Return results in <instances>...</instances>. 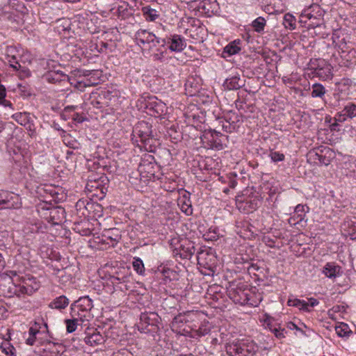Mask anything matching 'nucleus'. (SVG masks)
<instances>
[{
	"label": "nucleus",
	"instance_id": "f257e3e1",
	"mask_svg": "<svg viewBox=\"0 0 356 356\" xmlns=\"http://www.w3.org/2000/svg\"><path fill=\"white\" fill-rule=\"evenodd\" d=\"M40 287V283L35 277L26 275L19 277V283L16 284L14 282L11 283L8 291L10 293L9 296H12L13 294L19 298L24 297L25 296H31L38 291Z\"/></svg>",
	"mask_w": 356,
	"mask_h": 356
},
{
	"label": "nucleus",
	"instance_id": "f03ea898",
	"mask_svg": "<svg viewBox=\"0 0 356 356\" xmlns=\"http://www.w3.org/2000/svg\"><path fill=\"white\" fill-rule=\"evenodd\" d=\"M135 39L138 45L149 50H154L156 47H165L166 40L156 36L153 33L145 29H139L135 34Z\"/></svg>",
	"mask_w": 356,
	"mask_h": 356
},
{
	"label": "nucleus",
	"instance_id": "7ed1b4c3",
	"mask_svg": "<svg viewBox=\"0 0 356 356\" xmlns=\"http://www.w3.org/2000/svg\"><path fill=\"white\" fill-rule=\"evenodd\" d=\"M92 307V301L88 296L81 297L71 305V314L72 317H80L82 323L88 322L92 317L90 314Z\"/></svg>",
	"mask_w": 356,
	"mask_h": 356
},
{
	"label": "nucleus",
	"instance_id": "20e7f679",
	"mask_svg": "<svg viewBox=\"0 0 356 356\" xmlns=\"http://www.w3.org/2000/svg\"><path fill=\"white\" fill-rule=\"evenodd\" d=\"M201 139L210 148L221 150L227 147L228 136L215 129H209L204 131Z\"/></svg>",
	"mask_w": 356,
	"mask_h": 356
},
{
	"label": "nucleus",
	"instance_id": "39448f33",
	"mask_svg": "<svg viewBox=\"0 0 356 356\" xmlns=\"http://www.w3.org/2000/svg\"><path fill=\"white\" fill-rule=\"evenodd\" d=\"M159 316L154 312L143 313L140 317V321L138 323V329L143 333H156L159 329L158 323L160 321Z\"/></svg>",
	"mask_w": 356,
	"mask_h": 356
},
{
	"label": "nucleus",
	"instance_id": "423d86ee",
	"mask_svg": "<svg viewBox=\"0 0 356 356\" xmlns=\"http://www.w3.org/2000/svg\"><path fill=\"white\" fill-rule=\"evenodd\" d=\"M309 69L313 70L312 73L322 80H330L333 77L332 67L324 60H320L316 65L314 62H311Z\"/></svg>",
	"mask_w": 356,
	"mask_h": 356
},
{
	"label": "nucleus",
	"instance_id": "0eeeda50",
	"mask_svg": "<svg viewBox=\"0 0 356 356\" xmlns=\"http://www.w3.org/2000/svg\"><path fill=\"white\" fill-rule=\"evenodd\" d=\"M48 332L47 324L44 322L42 318L35 321L29 330V337L26 339V343L29 346H33L39 340L38 335Z\"/></svg>",
	"mask_w": 356,
	"mask_h": 356
},
{
	"label": "nucleus",
	"instance_id": "6e6552de",
	"mask_svg": "<svg viewBox=\"0 0 356 356\" xmlns=\"http://www.w3.org/2000/svg\"><path fill=\"white\" fill-rule=\"evenodd\" d=\"M152 133V124L145 121L138 122L133 129L131 140L133 143H138V138L141 143Z\"/></svg>",
	"mask_w": 356,
	"mask_h": 356
},
{
	"label": "nucleus",
	"instance_id": "1a4fd4ad",
	"mask_svg": "<svg viewBox=\"0 0 356 356\" xmlns=\"http://www.w3.org/2000/svg\"><path fill=\"white\" fill-rule=\"evenodd\" d=\"M84 342L90 346H96L104 343V337L94 327H90L88 325L85 330Z\"/></svg>",
	"mask_w": 356,
	"mask_h": 356
},
{
	"label": "nucleus",
	"instance_id": "9d476101",
	"mask_svg": "<svg viewBox=\"0 0 356 356\" xmlns=\"http://www.w3.org/2000/svg\"><path fill=\"white\" fill-rule=\"evenodd\" d=\"M19 196L17 194L7 191H0V209L15 208L18 202Z\"/></svg>",
	"mask_w": 356,
	"mask_h": 356
},
{
	"label": "nucleus",
	"instance_id": "9b49d317",
	"mask_svg": "<svg viewBox=\"0 0 356 356\" xmlns=\"http://www.w3.org/2000/svg\"><path fill=\"white\" fill-rule=\"evenodd\" d=\"M146 108L152 112L151 115L160 117L166 112L165 104L156 97H150L146 103Z\"/></svg>",
	"mask_w": 356,
	"mask_h": 356
},
{
	"label": "nucleus",
	"instance_id": "f8f14e48",
	"mask_svg": "<svg viewBox=\"0 0 356 356\" xmlns=\"http://www.w3.org/2000/svg\"><path fill=\"white\" fill-rule=\"evenodd\" d=\"M167 44H168L169 49L175 52H181L186 47L185 38L177 34L172 35L168 40L166 41Z\"/></svg>",
	"mask_w": 356,
	"mask_h": 356
},
{
	"label": "nucleus",
	"instance_id": "ddd939ff",
	"mask_svg": "<svg viewBox=\"0 0 356 356\" xmlns=\"http://www.w3.org/2000/svg\"><path fill=\"white\" fill-rule=\"evenodd\" d=\"M177 249L179 250V254L183 259H190L196 251L194 243L188 239L181 241L180 245Z\"/></svg>",
	"mask_w": 356,
	"mask_h": 356
},
{
	"label": "nucleus",
	"instance_id": "4468645a",
	"mask_svg": "<svg viewBox=\"0 0 356 356\" xmlns=\"http://www.w3.org/2000/svg\"><path fill=\"white\" fill-rule=\"evenodd\" d=\"M322 273L327 278L334 280L341 275V267L334 262H328L323 268Z\"/></svg>",
	"mask_w": 356,
	"mask_h": 356
},
{
	"label": "nucleus",
	"instance_id": "2eb2a0df",
	"mask_svg": "<svg viewBox=\"0 0 356 356\" xmlns=\"http://www.w3.org/2000/svg\"><path fill=\"white\" fill-rule=\"evenodd\" d=\"M44 79L51 83H66L69 81L68 75L59 70L48 72Z\"/></svg>",
	"mask_w": 356,
	"mask_h": 356
},
{
	"label": "nucleus",
	"instance_id": "dca6fc26",
	"mask_svg": "<svg viewBox=\"0 0 356 356\" xmlns=\"http://www.w3.org/2000/svg\"><path fill=\"white\" fill-rule=\"evenodd\" d=\"M309 211V207L303 204H298L294 209V215L289 219L290 224L296 225L305 220L306 213Z\"/></svg>",
	"mask_w": 356,
	"mask_h": 356
},
{
	"label": "nucleus",
	"instance_id": "f3484780",
	"mask_svg": "<svg viewBox=\"0 0 356 356\" xmlns=\"http://www.w3.org/2000/svg\"><path fill=\"white\" fill-rule=\"evenodd\" d=\"M341 227L344 235L349 236L351 239L356 238V218L346 219Z\"/></svg>",
	"mask_w": 356,
	"mask_h": 356
},
{
	"label": "nucleus",
	"instance_id": "a211bd4d",
	"mask_svg": "<svg viewBox=\"0 0 356 356\" xmlns=\"http://www.w3.org/2000/svg\"><path fill=\"white\" fill-rule=\"evenodd\" d=\"M232 298L235 302L239 303L242 305H256V302L252 301L250 299V294L245 293L244 291H234L232 294Z\"/></svg>",
	"mask_w": 356,
	"mask_h": 356
},
{
	"label": "nucleus",
	"instance_id": "6ab92c4d",
	"mask_svg": "<svg viewBox=\"0 0 356 356\" xmlns=\"http://www.w3.org/2000/svg\"><path fill=\"white\" fill-rule=\"evenodd\" d=\"M49 218L53 223L59 224L65 218V211L60 207H53L49 209Z\"/></svg>",
	"mask_w": 356,
	"mask_h": 356
},
{
	"label": "nucleus",
	"instance_id": "aec40b11",
	"mask_svg": "<svg viewBox=\"0 0 356 356\" xmlns=\"http://www.w3.org/2000/svg\"><path fill=\"white\" fill-rule=\"evenodd\" d=\"M140 143V145L138 144V146L140 148H144L147 152H155L156 147L159 145V141L152 133L151 136H149Z\"/></svg>",
	"mask_w": 356,
	"mask_h": 356
},
{
	"label": "nucleus",
	"instance_id": "412c9836",
	"mask_svg": "<svg viewBox=\"0 0 356 356\" xmlns=\"http://www.w3.org/2000/svg\"><path fill=\"white\" fill-rule=\"evenodd\" d=\"M241 42L240 40H235L229 43L223 49L222 57L227 58L238 54L241 51Z\"/></svg>",
	"mask_w": 356,
	"mask_h": 356
},
{
	"label": "nucleus",
	"instance_id": "4be33fe9",
	"mask_svg": "<svg viewBox=\"0 0 356 356\" xmlns=\"http://www.w3.org/2000/svg\"><path fill=\"white\" fill-rule=\"evenodd\" d=\"M217 7L218 3L216 0H202L198 6L199 9L209 16L216 10Z\"/></svg>",
	"mask_w": 356,
	"mask_h": 356
},
{
	"label": "nucleus",
	"instance_id": "5701e85b",
	"mask_svg": "<svg viewBox=\"0 0 356 356\" xmlns=\"http://www.w3.org/2000/svg\"><path fill=\"white\" fill-rule=\"evenodd\" d=\"M244 80L238 76H233L226 79L223 86L228 90H238L244 86Z\"/></svg>",
	"mask_w": 356,
	"mask_h": 356
},
{
	"label": "nucleus",
	"instance_id": "b1692460",
	"mask_svg": "<svg viewBox=\"0 0 356 356\" xmlns=\"http://www.w3.org/2000/svg\"><path fill=\"white\" fill-rule=\"evenodd\" d=\"M72 318V319L65 320L66 330L69 333L74 332L78 326L87 327L88 325V322L82 323V319H81L79 316H74Z\"/></svg>",
	"mask_w": 356,
	"mask_h": 356
},
{
	"label": "nucleus",
	"instance_id": "393cba45",
	"mask_svg": "<svg viewBox=\"0 0 356 356\" xmlns=\"http://www.w3.org/2000/svg\"><path fill=\"white\" fill-rule=\"evenodd\" d=\"M308 159L313 161L315 163L323 164L328 165L330 163V159L322 154L314 150H311L308 153Z\"/></svg>",
	"mask_w": 356,
	"mask_h": 356
},
{
	"label": "nucleus",
	"instance_id": "a878e982",
	"mask_svg": "<svg viewBox=\"0 0 356 356\" xmlns=\"http://www.w3.org/2000/svg\"><path fill=\"white\" fill-rule=\"evenodd\" d=\"M69 299L65 296H60L54 299L49 304V307L61 310L67 307L69 305Z\"/></svg>",
	"mask_w": 356,
	"mask_h": 356
},
{
	"label": "nucleus",
	"instance_id": "bb28decb",
	"mask_svg": "<svg viewBox=\"0 0 356 356\" xmlns=\"http://www.w3.org/2000/svg\"><path fill=\"white\" fill-rule=\"evenodd\" d=\"M116 13L118 17L121 18V19H128L132 15L131 9L125 1L121 2V4L118 7Z\"/></svg>",
	"mask_w": 356,
	"mask_h": 356
},
{
	"label": "nucleus",
	"instance_id": "cd10ccee",
	"mask_svg": "<svg viewBox=\"0 0 356 356\" xmlns=\"http://www.w3.org/2000/svg\"><path fill=\"white\" fill-rule=\"evenodd\" d=\"M226 352L229 356H241V343L238 341L227 344Z\"/></svg>",
	"mask_w": 356,
	"mask_h": 356
},
{
	"label": "nucleus",
	"instance_id": "c85d7f7f",
	"mask_svg": "<svg viewBox=\"0 0 356 356\" xmlns=\"http://www.w3.org/2000/svg\"><path fill=\"white\" fill-rule=\"evenodd\" d=\"M237 207L239 210H243L245 213H250L258 207V202L257 200L249 201L245 200L238 202Z\"/></svg>",
	"mask_w": 356,
	"mask_h": 356
},
{
	"label": "nucleus",
	"instance_id": "c756f323",
	"mask_svg": "<svg viewBox=\"0 0 356 356\" xmlns=\"http://www.w3.org/2000/svg\"><path fill=\"white\" fill-rule=\"evenodd\" d=\"M213 255L208 250H200L197 252V260L200 265L206 266L209 261H211Z\"/></svg>",
	"mask_w": 356,
	"mask_h": 356
},
{
	"label": "nucleus",
	"instance_id": "7c9ffc66",
	"mask_svg": "<svg viewBox=\"0 0 356 356\" xmlns=\"http://www.w3.org/2000/svg\"><path fill=\"white\" fill-rule=\"evenodd\" d=\"M142 12L147 21L154 22L157 19L160 15L159 12L149 6H145L142 8Z\"/></svg>",
	"mask_w": 356,
	"mask_h": 356
},
{
	"label": "nucleus",
	"instance_id": "2f4dec72",
	"mask_svg": "<svg viewBox=\"0 0 356 356\" xmlns=\"http://www.w3.org/2000/svg\"><path fill=\"white\" fill-rule=\"evenodd\" d=\"M325 93L326 89L321 83H316L312 86L311 96L313 98H321L323 99Z\"/></svg>",
	"mask_w": 356,
	"mask_h": 356
},
{
	"label": "nucleus",
	"instance_id": "473e14b6",
	"mask_svg": "<svg viewBox=\"0 0 356 356\" xmlns=\"http://www.w3.org/2000/svg\"><path fill=\"white\" fill-rule=\"evenodd\" d=\"M8 62L10 63V66L15 70V71H21L23 72L24 76H29L30 75V72L29 70L24 67H22L21 65L18 63L17 60V57H15V59H12V58H6Z\"/></svg>",
	"mask_w": 356,
	"mask_h": 356
},
{
	"label": "nucleus",
	"instance_id": "72a5a7b5",
	"mask_svg": "<svg viewBox=\"0 0 356 356\" xmlns=\"http://www.w3.org/2000/svg\"><path fill=\"white\" fill-rule=\"evenodd\" d=\"M266 24V21L263 17H259L252 22V26L257 33L263 32Z\"/></svg>",
	"mask_w": 356,
	"mask_h": 356
},
{
	"label": "nucleus",
	"instance_id": "f704fd0d",
	"mask_svg": "<svg viewBox=\"0 0 356 356\" xmlns=\"http://www.w3.org/2000/svg\"><path fill=\"white\" fill-rule=\"evenodd\" d=\"M289 306H293L299 307L300 309L304 311H308V303L305 300H300L298 298L289 299L287 302Z\"/></svg>",
	"mask_w": 356,
	"mask_h": 356
},
{
	"label": "nucleus",
	"instance_id": "c9c22d12",
	"mask_svg": "<svg viewBox=\"0 0 356 356\" xmlns=\"http://www.w3.org/2000/svg\"><path fill=\"white\" fill-rule=\"evenodd\" d=\"M283 24L285 28L289 29L290 30H293L296 29V19L295 17L290 13H286L284 16Z\"/></svg>",
	"mask_w": 356,
	"mask_h": 356
},
{
	"label": "nucleus",
	"instance_id": "e433bc0d",
	"mask_svg": "<svg viewBox=\"0 0 356 356\" xmlns=\"http://www.w3.org/2000/svg\"><path fill=\"white\" fill-rule=\"evenodd\" d=\"M344 115L348 118H353L356 117V104L352 102L348 103L342 110Z\"/></svg>",
	"mask_w": 356,
	"mask_h": 356
},
{
	"label": "nucleus",
	"instance_id": "4c0bfd02",
	"mask_svg": "<svg viewBox=\"0 0 356 356\" xmlns=\"http://www.w3.org/2000/svg\"><path fill=\"white\" fill-rule=\"evenodd\" d=\"M335 330L339 337H348L352 333L348 325L343 323L336 326Z\"/></svg>",
	"mask_w": 356,
	"mask_h": 356
},
{
	"label": "nucleus",
	"instance_id": "58836bf2",
	"mask_svg": "<svg viewBox=\"0 0 356 356\" xmlns=\"http://www.w3.org/2000/svg\"><path fill=\"white\" fill-rule=\"evenodd\" d=\"M12 118L21 125H26L29 122L28 113H17L13 115Z\"/></svg>",
	"mask_w": 356,
	"mask_h": 356
},
{
	"label": "nucleus",
	"instance_id": "ea45409f",
	"mask_svg": "<svg viewBox=\"0 0 356 356\" xmlns=\"http://www.w3.org/2000/svg\"><path fill=\"white\" fill-rule=\"evenodd\" d=\"M245 356H253L254 355L259 349L258 346L254 341H246L245 342Z\"/></svg>",
	"mask_w": 356,
	"mask_h": 356
},
{
	"label": "nucleus",
	"instance_id": "a19ab883",
	"mask_svg": "<svg viewBox=\"0 0 356 356\" xmlns=\"http://www.w3.org/2000/svg\"><path fill=\"white\" fill-rule=\"evenodd\" d=\"M210 327L207 324H202L197 330H193V337H201L209 334Z\"/></svg>",
	"mask_w": 356,
	"mask_h": 356
},
{
	"label": "nucleus",
	"instance_id": "79ce46f5",
	"mask_svg": "<svg viewBox=\"0 0 356 356\" xmlns=\"http://www.w3.org/2000/svg\"><path fill=\"white\" fill-rule=\"evenodd\" d=\"M132 265L134 270H136L137 273H138L139 275H143L144 273L145 266L141 259L138 257L134 258Z\"/></svg>",
	"mask_w": 356,
	"mask_h": 356
},
{
	"label": "nucleus",
	"instance_id": "37998d69",
	"mask_svg": "<svg viewBox=\"0 0 356 356\" xmlns=\"http://www.w3.org/2000/svg\"><path fill=\"white\" fill-rule=\"evenodd\" d=\"M1 351L6 356H16V350L10 343H3L1 346Z\"/></svg>",
	"mask_w": 356,
	"mask_h": 356
},
{
	"label": "nucleus",
	"instance_id": "c03bdc74",
	"mask_svg": "<svg viewBox=\"0 0 356 356\" xmlns=\"http://www.w3.org/2000/svg\"><path fill=\"white\" fill-rule=\"evenodd\" d=\"M235 121H231V118L229 120H225L222 124V129L227 133H232L235 129Z\"/></svg>",
	"mask_w": 356,
	"mask_h": 356
},
{
	"label": "nucleus",
	"instance_id": "a18cd8bd",
	"mask_svg": "<svg viewBox=\"0 0 356 356\" xmlns=\"http://www.w3.org/2000/svg\"><path fill=\"white\" fill-rule=\"evenodd\" d=\"M269 156L270 157L271 160L274 162L282 161L285 159V156L284 154L280 153L279 152H275L273 150H270Z\"/></svg>",
	"mask_w": 356,
	"mask_h": 356
},
{
	"label": "nucleus",
	"instance_id": "49530a36",
	"mask_svg": "<svg viewBox=\"0 0 356 356\" xmlns=\"http://www.w3.org/2000/svg\"><path fill=\"white\" fill-rule=\"evenodd\" d=\"M5 54L6 58H12V59L15 60L17 55V51L13 46H7Z\"/></svg>",
	"mask_w": 356,
	"mask_h": 356
},
{
	"label": "nucleus",
	"instance_id": "de8ad7c7",
	"mask_svg": "<svg viewBox=\"0 0 356 356\" xmlns=\"http://www.w3.org/2000/svg\"><path fill=\"white\" fill-rule=\"evenodd\" d=\"M186 321L187 319L184 315H178L173 318L172 324L174 327H178L179 323H186Z\"/></svg>",
	"mask_w": 356,
	"mask_h": 356
},
{
	"label": "nucleus",
	"instance_id": "09e8293b",
	"mask_svg": "<svg viewBox=\"0 0 356 356\" xmlns=\"http://www.w3.org/2000/svg\"><path fill=\"white\" fill-rule=\"evenodd\" d=\"M181 210L188 216L191 215L193 213V209L191 204L185 201L181 204Z\"/></svg>",
	"mask_w": 356,
	"mask_h": 356
},
{
	"label": "nucleus",
	"instance_id": "8fccbe9b",
	"mask_svg": "<svg viewBox=\"0 0 356 356\" xmlns=\"http://www.w3.org/2000/svg\"><path fill=\"white\" fill-rule=\"evenodd\" d=\"M156 51L157 52L156 53H154L153 55H152V57H153V59L154 60H159V61H162L163 59L165 57V51H162V50H160L159 48H156Z\"/></svg>",
	"mask_w": 356,
	"mask_h": 356
},
{
	"label": "nucleus",
	"instance_id": "3c124183",
	"mask_svg": "<svg viewBox=\"0 0 356 356\" xmlns=\"http://www.w3.org/2000/svg\"><path fill=\"white\" fill-rule=\"evenodd\" d=\"M207 239L211 240V241H216L218 238V235L217 234V232L216 229H213L211 230V229H209V232L207 234H205Z\"/></svg>",
	"mask_w": 356,
	"mask_h": 356
},
{
	"label": "nucleus",
	"instance_id": "603ef678",
	"mask_svg": "<svg viewBox=\"0 0 356 356\" xmlns=\"http://www.w3.org/2000/svg\"><path fill=\"white\" fill-rule=\"evenodd\" d=\"M85 202L86 201L83 200H79L76 204V207L77 208V209H81L82 207H84L86 209H88V207H91L93 206L92 204H90L89 202H87V204L86 205Z\"/></svg>",
	"mask_w": 356,
	"mask_h": 356
},
{
	"label": "nucleus",
	"instance_id": "864d4df0",
	"mask_svg": "<svg viewBox=\"0 0 356 356\" xmlns=\"http://www.w3.org/2000/svg\"><path fill=\"white\" fill-rule=\"evenodd\" d=\"M348 117L344 115V113L342 111L338 113L335 116V120L338 122H344Z\"/></svg>",
	"mask_w": 356,
	"mask_h": 356
},
{
	"label": "nucleus",
	"instance_id": "5fc2aeb1",
	"mask_svg": "<svg viewBox=\"0 0 356 356\" xmlns=\"http://www.w3.org/2000/svg\"><path fill=\"white\" fill-rule=\"evenodd\" d=\"M99 187V184L95 181L90 180L86 184V188L88 190H91L92 188H97Z\"/></svg>",
	"mask_w": 356,
	"mask_h": 356
},
{
	"label": "nucleus",
	"instance_id": "6e6d98bb",
	"mask_svg": "<svg viewBox=\"0 0 356 356\" xmlns=\"http://www.w3.org/2000/svg\"><path fill=\"white\" fill-rule=\"evenodd\" d=\"M273 332L277 338L282 339L284 337V330H279L277 328L273 330Z\"/></svg>",
	"mask_w": 356,
	"mask_h": 356
},
{
	"label": "nucleus",
	"instance_id": "4d7b16f0",
	"mask_svg": "<svg viewBox=\"0 0 356 356\" xmlns=\"http://www.w3.org/2000/svg\"><path fill=\"white\" fill-rule=\"evenodd\" d=\"M6 88L3 85L0 84V104H1L2 101L6 97Z\"/></svg>",
	"mask_w": 356,
	"mask_h": 356
},
{
	"label": "nucleus",
	"instance_id": "13d9d810",
	"mask_svg": "<svg viewBox=\"0 0 356 356\" xmlns=\"http://www.w3.org/2000/svg\"><path fill=\"white\" fill-rule=\"evenodd\" d=\"M307 303H308V306L315 307V306L318 305L319 302L316 299L311 298L309 299V301Z\"/></svg>",
	"mask_w": 356,
	"mask_h": 356
},
{
	"label": "nucleus",
	"instance_id": "bf43d9fd",
	"mask_svg": "<svg viewBox=\"0 0 356 356\" xmlns=\"http://www.w3.org/2000/svg\"><path fill=\"white\" fill-rule=\"evenodd\" d=\"M229 188H234L237 185V181L234 179H230L228 183Z\"/></svg>",
	"mask_w": 356,
	"mask_h": 356
},
{
	"label": "nucleus",
	"instance_id": "052dcab7",
	"mask_svg": "<svg viewBox=\"0 0 356 356\" xmlns=\"http://www.w3.org/2000/svg\"><path fill=\"white\" fill-rule=\"evenodd\" d=\"M5 260L3 259V257L2 256V254L0 253V272L3 269L4 266H5Z\"/></svg>",
	"mask_w": 356,
	"mask_h": 356
},
{
	"label": "nucleus",
	"instance_id": "680f3d73",
	"mask_svg": "<svg viewBox=\"0 0 356 356\" xmlns=\"http://www.w3.org/2000/svg\"><path fill=\"white\" fill-rule=\"evenodd\" d=\"M1 104H3L4 106L9 107H12L13 106L12 103L10 101L6 100L5 98L3 99Z\"/></svg>",
	"mask_w": 356,
	"mask_h": 356
},
{
	"label": "nucleus",
	"instance_id": "e2e57ef3",
	"mask_svg": "<svg viewBox=\"0 0 356 356\" xmlns=\"http://www.w3.org/2000/svg\"><path fill=\"white\" fill-rule=\"evenodd\" d=\"M82 83H83V81L79 82V83H80V84H81ZM97 83H94V82L92 83L90 81L88 83L83 82V85H84L85 87L86 86H94V85H96Z\"/></svg>",
	"mask_w": 356,
	"mask_h": 356
},
{
	"label": "nucleus",
	"instance_id": "0e129e2a",
	"mask_svg": "<svg viewBox=\"0 0 356 356\" xmlns=\"http://www.w3.org/2000/svg\"><path fill=\"white\" fill-rule=\"evenodd\" d=\"M309 19H311L313 17V15L311 14H307L305 15Z\"/></svg>",
	"mask_w": 356,
	"mask_h": 356
},
{
	"label": "nucleus",
	"instance_id": "69168bd1",
	"mask_svg": "<svg viewBox=\"0 0 356 356\" xmlns=\"http://www.w3.org/2000/svg\"><path fill=\"white\" fill-rule=\"evenodd\" d=\"M91 74V72H89L88 71H87L86 73H84V75L85 76H88Z\"/></svg>",
	"mask_w": 356,
	"mask_h": 356
},
{
	"label": "nucleus",
	"instance_id": "338daca9",
	"mask_svg": "<svg viewBox=\"0 0 356 356\" xmlns=\"http://www.w3.org/2000/svg\"><path fill=\"white\" fill-rule=\"evenodd\" d=\"M102 45H103L105 48H106V47H107V44H105V43H104V42H102Z\"/></svg>",
	"mask_w": 356,
	"mask_h": 356
},
{
	"label": "nucleus",
	"instance_id": "774afa93",
	"mask_svg": "<svg viewBox=\"0 0 356 356\" xmlns=\"http://www.w3.org/2000/svg\"><path fill=\"white\" fill-rule=\"evenodd\" d=\"M228 191H229V189H228V188H225V189L224 190V192H225V193H228Z\"/></svg>",
	"mask_w": 356,
	"mask_h": 356
}]
</instances>
